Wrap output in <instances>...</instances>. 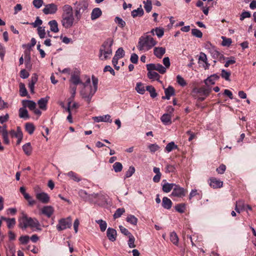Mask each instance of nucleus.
Here are the masks:
<instances>
[{"label": "nucleus", "instance_id": "nucleus-1", "mask_svg": "<svg viewBox=\"0 0 256 256\" xmlns=\"http://www.w3.org/2000/svg\"><path fill=\"white\" fill-rule=\"evenodd\" d=\"M92 86H90V80L88 78L85 83H82L84 88L80 91V94L82 98L90 103L92 96L96 92L98 89V80L96 77L92 76Z\"/></svg>", "mask_w": 256, "mask_h": 256}, {"label": "nucleus", "instance_id": "nucleus-2", "mask_svg": "<svg viewBox=\"0 0 256 256\" xmlns=\"http://www.w3.org/2000/svg\"><path fill=\"white\" fill-rule=\"evenodd\" d=\"M76 23L72 7L70 5H64L62 7L61 24L65 28H72Z\"/></svg>", "mask_w": 256, "mask_h": 256}, {"label": "nucleus", "instance_id": "nucleus-3", "mask_svg": "<svg viewBox=\"0 0 256 256\" xmlns=\"http://www.w3.org/2000/svg\"><path fill=\"white\" fill-rule=\"evenodd\" d=\"M157 44V42L148 32L144 34L138 40L137 48L140 51L146 52Z\"/></svg>", "mask_w": 256, "mask_h": 256}, {"label": "nucleus", "instance_id": "nucleus-4", "mask_svg": "<svg viewBox=\"0 0 256 256\" xmlns=\"http://www.w3.org/2000/svg\"><path fill=\"white\" fill-rule=\"evenodd\" d=\"M113 42V39L110 38H107L102 45L99 54V58L101 60H106L110 58L112 54V46Z\"/></svg>", "mask_w": 256, "mask_h": 256}, {"label": "nucleus", "instance_id": "nucleus-5", "mask_svg": "<svg viewBox=\"0 0 256 256\" xmlns=\"http://www.w3.org/2000/svg\"><path fill=\"white\" fill-rule=\"evenodd\" d=\"M19 226L22 229H26L28 227L31 228H36L38 230H40V225L36 218L28 217L26 214H24L21 221L20 222Z\"/></svg>", "mask_w": 256, "mask_h": 256}, {"label": "nucleus", "instance_id": "nucleus-6", "mask_svg": "<svg viewBox=\"0 0 256 256\" xmlns=\"http://www.w3.org/2000/svg\"><path fill=\"white\" fill-rule=\"evenodd\" d=\"M88 8V4L86 2H81L77 4L75 8L74 16L77 20H79L82 16V14L84 13Z\"/></svg>", "mask_w": 256, "mask_h": 256}, {"label": "nucleus", "instance_id": "nucleus-7", "mask_svg": "<svg viewBox=\"0 0 256 256\" xmlns=\"http://www.w3.org/2000/svg\"><path fill=\"white\" fill-rule=\"evenodd\" d=\"M72 226V220L70 218H62L58 220V224L56 226V228L58 231H61L68 228H70Z\"/></svg>", "mask_w": 256, "mask_h": 256}, {"label": "nucleus", "instance_id": "nucleus-8", "mask_svg": "<svg viewBox=\"0 0 256 256\" xmlns=\"http://www.w3.org/2000/svg\"><path fill=\"white\" fill-rule=\"evenodd\" d=\"M186 190L178 185L176 184L171 196L177 198H182L186 196Z\"/></svg>", "mask_w": 256, "mask_h": 256}, {"label": "nucleus", "instance_id": "nucleus-9", "mask_svg": "<svg viewBox=\"0 0 256 256\" xmlns=\"http://www.w3.org/2000/svg\"><path fill=\"white\" fill-rule=\"evenodd\" d=\"M42 10L46 14H54L58 10V6L54 4H48L45 6Z\"/></svg>", "mask_w": 256, "mask_h": 256}, {"label": "nucleus", "instance_id": "nucleus-10", "mask_svg": "<svg viewBox=\"0 0 256 256\" xmlns=\"http://www.w3.org/2000/svg\"><path fill=\"white\" fill-rule=\"evenodd\" d=\"M36 197L37 200L42 204H48L50 200L49 196L44 192L36 193Z\"/></svg>", "mask_w": 256, "mask_h": 256}, {"label": "nucleus", "instance_id": "nucleus-11", "mask_svg": "<svg viewBox=\"0 0 256 256\" xmlns=\"http://www.w3.org/2000/svg\"><path fill=\"white\" fill-rule=\"evenodd\" d=\"M54 212V208L52 206H44L40 210V213L48 218L51 217Z\"/></svg>", "mask_w": 256, "mask_h": 256}, {"label": "nucleus", "instance_id": "nucleus-12", "mask_svg": "<svg viewBox=\"0 0 256 256\" xmlns=\"http://www.w3.org/2000/svg\"><path fill=\"white\" fill-rule=\"evenodd\" d=\"M210 186L214 188H220L223 186V182L215 178H210L209 180Z\"/></svg>", "mask_w": 256, "mask_h": 256}, {"label": "nucleus", "instance_id": "nucleus-13", "mask_svg": "<svg viewBox=\"0 0 256 256\" xmlns=\"http://www.w3.org/2000/svg\"><path fill=\"white\" fill-rule=\"evenodd\" d=\"M207 48L210 54L212 57L215 59L218 58L220 56V53L216 50V47L212 46L210 44H209L206 45Z\"/></svg>", "mask_w": 256, "mask_h": 256}, {"label": "nucleus", "instance_id": "nucleus-14", "mask_svg": "<svg viewBox=\"0 0 256 256\" xmlns=\"http://www.w3.org/2000/svg\"><path fill=\"white\" fill-rule=\"evenodd\" d=\"M94 120L97 122H109L111 123L112 120L110 119V116L109 114H106L102 116H95L93 118Z\"/></svg>", "mask_w": 256, "mask_h": 256}, {"label": "nucleus", "instance_id": "nucleus-15", "mask_svg": "<svg viewBox=\"0 0 256 256\" xmlns=\"http://www.w3.org/2000/svg\"><path fill=\"white\" fill-rule=\"evenodd\" d=\"M106 235L110 240L114 242L116 238V231L112 228H108L106 232Z\"/></svg>", "mask_w": 256, "mask_h": 256}, {"label": "nucleus", "instance_id": "nucleus-16", "mask_svg": "<svg viewBox=\"0 0 256 256\" xmlns=\"http://www.w3.org/2000/svg\"><path fill=\"white\" fill-rule=\"evenodd\" d=\"M164 93L165 96H163L162 98L169 100L171 96L174 95L175 90L172 86H168L167 88L165 89Z\"/></svg>", "mask_w": 256, "mask_h": 256}, {"label": "nucleus", "instance_id": "nucleus-17", "mask_svg": "<svg viewBox=\"0 0 256 256\" xmlns=\"http://www.w3.org/2000/svg\"><path fill=\"white\" fill-rule=\"evenodd\" d=\"M166 52V48L163 47H156L154 49V54L158 58H160Z\"/></svg>", "mask_w": 256, "mask_h": 256}, {"label": "nucleus", "instance_id": "nucleus-18", "mask_svg": "<svg viewBox=\"0 0 256 256\" xmlns=\"http://www.w3.org/2000/svg\"><path fill=\"white\" fill-rule=\"evenodd\" d=\"M49 99L48 96L46 98H41L38 102V104L39 108L42 110H46V106Z\"/></svg>", "mask_w": 256, "mask_h": 256}, {"label": "nucleus", "instance_id": "nucleus-19", "mask_svg": "<svg viewBox=\"0 0 256 256\" xmlns=\"http://www.w3.org/2000/svg\"><path fill=\"white\" fill-rule=\"evenodd\" d=\"M160 120L164 125H170L172 124V116L170 114H164L161 116Z\"/></svg>", "mask_w": 256, "mask_h": 256}, {"label": "nucleus", "instance_id": "nucleus-20", "mask_svg": "<svg viewBox=\"0 0 256 256\" xmlns=\"http://www.w3.org/2000/svg\"><path fill=\"white\" fill-rule=\"evenodd\" d=\"M102 14L100 9L98 8H96L93 9L91 14V19L95 20L100 17Z\"/></svg>", "mask_w": 256, "mask_h": 256}, {"label": "nucleus", "instance_id": "nucleus-21", "mask_svg": "<svg viewBox=\"0 0 256 256\" xmlns=\"http://www.w3.org/2000/svg\"><path fill=\"white\" fill-rule=\"evenodd\" d=\"M22 104L24 107H28L30 110H33L36 108V104L32 100H24L22 101Z\"/></svg>", "mask_w": 256, "mask_h": 256}, {"label": "nucleus", "instance_id": "nucleus-22", "mask_svg": "<svg viewBox=\"0 0 256 256\" xmlns=\"http://www.w3.org/2000/svg\"><path fill=\"white\" fill-rule=\"evenodd\" d=\"M172 202L167 197H164L162 200V206L166 209L169 210L172 208Z\"/></svg>", "mask_w": 256, "mask_h": 256}, {"label": "nucleus", "instance_id": "nucleus-23", "mask_svg": "<svg viewBox=\"0 0 256 256\" xmlns=\"http://www.w3.org/2000/svg\"><path fill=\"white\" fill-rule=\"evenodd\" d=\"M9 134L12 138H16L20 137L21 135L22 134V131L20 126H18L16 128V130H11L9 132Z\"/></svg>", "mask_w": 256, "mask_h": 256}, {"label": "nucleus", "instance_id": "nucleus-24", "mask_svg": "<svg viewBox=\"0 0 256 256\" xmlns=\"http://www.w3.org/2000/svg\"><path fill=\"white\" fill-rule=\"evenodd\" d=\"M153 171L156 174L153 178V181L154 182H158L160 181L162 174L160 172V170L158 168L154 167Z\"/></svg>", "mask_w": 256, "mask_h": 256}, {"label": "nucleus", "instance_id": "nucleus-25", "mask_svg": "<svg viewBox=\"0 0 256 256\" xmlns=\"http://www.w3.org/2000/svg\"><path fill=\"white\" fill-rule=\"evenodd\" d=\"M50 26V30L54 32H58L59 30L58 28V24L56 20H52L48 22Z\"/></svg>", "mask_w": 256, "mask_h": 256}, {"label": "nucleus", "instance_id": "nucleus-26", "mask_svg": "<svg viewBox=\"0 0 256 256\" xmlns=\"http://www.w3.org/2000/svg\"><path fill=\"white\" fill-rule=\"evenodd\" d=\"M175 185L174 184L165 183L162 185V190L164 192L168 193L174 188V187Z\"/></svg>", "mask_w": 256, "mask_h": 256}, {"label": "nucleus", "instance_id": "nucleus-27", "mask_svg": "<svg viewBox=\"0 0 256 256\" xmlns=\"http://www.w3.org/2000/svg\"><path fill=\"white\" fill-rule=\"evenodd\" d=\"M1 219L6 222L8 228H12L16 224V220L14 218H9L2 216Z\"/></svg>", "mask_w": 256, "mask_h": 256}, {"label": "nucleus", "instance_id": "nucleus-28", "mask_svg": "<svg viewBox=\"0 0 256 256\" xmlns=\"http://www.w3.org/2000/svg\"><path fill=\"white\" fill-rule=\"evenodd\" d=\"M22 150L27 156H30L32 152V147L30 142H28L22 146Z\"/></svg>", "mask_w": 256, "mask_h": 256}, {"label": "nucleus", "instance_id": "nucleus-29", "mask_svg": "<svg viewBox=\"0 0 256 256\" xmlns=\"http://www.w3.org/2000/svg\"><path fill=\"white\" fill-rule=\"evenodd\" d=\"M19 116L20 118L27 119L29 118L28 112L25 108H20L19 110Z\"/></svg>", "mask_w": 256, "mask_h": 256}, {"label": "nucleus", "instance_id": "nucleus-30", "mask_svg": "<svg viewBox=\"0 0 256 256\" xmlns=\"http://www.w3.org/2000/svg\"><path fill=\"white\" fill-rule=\"evenodd\" d=\"M144 14V12L143 9L140 6L136 10H133L132 12V16L133 18L136 17L138 16H143Z\"/></svg>", "mask_w": 256, "mask_h": 256}, {"label": "nucleus", "instance_id": "nucleus-31", "mask_svg": "<svg viewBox=\"0 0 256 256\" xmlns=\"http://www.w3.org/2000/svg\"><path fill=\"white\" fill-rule=\"evenodd\" d=\"M170 240L174 245H178L179 239L177 234L175 232L170 233Z\"/></svg>", "mask_w": 256, "mask_h": 256}, {"label": "nucleus", "instance_id": "nucleus-32", "mask_svg": "<svg viewBox=\"0 0 256 256\" xmlns=\"http://www.w3.org/2000/svg\"><path fill=\"white\" fill-rule=\"evenodd\" d=\"M177 148V145L174 142H172L167 144L165 148V150L167 152H170L173 150L176 149Z\"/></svg>", "mask_w": 256, "mask_h": 256}, {"label": "nucleus", "instance_id": "nucleus-33", "mask_svg": "<svg viewBox=\"0 0 256 256\" xmlns=\"http://www.w3.org/2000/svg\"><path fill=\"white\" fill-rule=\"evenodd\" d=\"M126 221L130 224L136 226L138 222V218L134 215L129 214L126 218Z\"/></svg>", "mask_w": 256, "mask_h": 256}, {"label": "nucleus", "instance_id": "nucleus-34", "mask_svg": "<svg viewBox=\"0 0 256 256\" xmlns=\"http://www.w3.org/2000/svg\"><path fill=\"white\" fill-rule=\"evenodd\" d=\"M70 81L75 86H76L79 84L82 83L80 78V76L78 74H73L72 75Z\"/></svg>", "mask_w": 256, "mask_h": 256}, {"label": "nucleus", "instance_id": "nucleus-35", "mask_svg": "<svg viewBox=\"0 0 256 256\" xmlns=\"http://www.w3.org/2000/svg\"><path fill=\"white\" fill-rule=\"evenodd\" d=\"M148 76L150 79L157 80H158L160 78V76L156 72L154 71L148 72Z\"/></svg>", "mask_w": 256, "mask_h": 256}, {"label": "nucleus", "instance_id": "nucleus-36", "mask_svg": "<svg viewBox=\"0 0 256 256\" xmlns=\"http://www.w3.org/2000/svg\"><path fill=\"white\" fill-rule=\"evenodd\" d=\"M20 94L22 96H26L28 94L27 90L25 87V85L23 83L20 84Z\"/></svg>", "mask_w": 256, "mask_h": 256}, {"label": "nucleus", "instance_id": "nucleus-37", "mask_svg": "<svg viewBox=\"0 0 256 256\" xmlns=\"http://www.w3.org/2000/svg\"><path fill=\"white\" fill-rule=\"evenodd\" d=\"M25 128L26 130L30 134H32L35 130L34 124L31 123H26Z\"/></svg>", "mask_w": 256, "mask_h": 256}, {"label": "nucleus", "instance_id": "nucleus-38", "mask_svg": "<svg viewBox=\"0 0 256 256\" xmlns=\"http://www.w3.org/2000/svg\"><path fill=\"white\" fill-rule=\"evenodd\" d=\"M67 175L74 181L78 182L81 180V178L78 176V174L72 171L68 172Z\"/></svg>", "mask_w": 256, "mask_h": 256}, {"label": "nucleus", "instance_id": "nucleus-39", "mask_svg": "<svg viewBox=\"0 0 256 256\" xmlns=\"http://www.w3.org/2000/svg\"><path fill=\"white\" fill-rule=\"evenodd\" d=\"M146 90L149 92L152 98H154L157 96V94L156 93V90L154 86H146Z\"/></svg>", "mask_w": 256, "mask_h": 256}, {"label": "nucleus", "instance_id": "nucleus-40", "mask_svg": "<svg viewBox=\"0 0 256 256\" xmlns=\"http://www.w3.org/2000/svg\"><path fill=\"white\" fill-rule=\"evenodd\" d=\"M144 8L147 12H150L152 8V4L151 0H146L144 2Z\"/></svg>", "mask_w": 256, "mask_h": 256}, {"label": "nucleus", "instance_id": "nucleus-41", "mask_svg": "<svg viewBox=\"0 0 256 256\" xmlns=\"http://www.w3.org/2000/svg\"><path fill=\"white\" fill-rule=\"evenodd\" d=\"M211 92L210 88H200L197 90V92L198 93H202L204 96L207 97L210 94Z\"/></svg>", "mask_w": 256, "mask_h": 256}, {"label": "nucleus", "instance_id": "nucleus-42", "mask_svg": "<svg viewBox=\"0 0 256 256\" xmlns=\"http://www.w3.org/2000/svg\"><path fill=\"white\" fill-rule=\"evenodd\" d=\"M124 212L125 210L124 208H118L114 212V218L116 219L120 218Z\"/></svg>", "mask_w": 256, "mask_h": 256}, {"label": "nucleus", "instance_id": "nucleus-43", "mask_svg": "<svg viewBox=\"0 0 256 256\" xmlns=\"http://www.w3.org/2000/svg\"><path fill=\"white\" fill-rule=\"evenodd\" d=\"M113 168L116 172H120L122 170V165L120 162H115L112 166Z\"/></svg>", "mask_w": 256, "mask_h": 256}, {"label": "nucleus", "instance_id": "nucleus-44", "mask_svg": "<svg viewBox=\"0 0 256 256\" xmlns=\"http://www.w3.org/2000/svg\"><path fill=\"white\" fill-rule=\"evenodd\" d=\"M175 210L180 213H184L186 210V204H178L175 206Z\"/></svg>", "mask_w": 256, "mask_h": 256}, {"label": "nucleus", "instance_id": "nucleus-45", "mask_svg": "<svg viewBox=\"0 0 256 256\" xmlns=\"http://www.w3.org/2000/svg\"><path fill=\"white\" fill-rule=\"evenodd\" d=\"M38 33L40 38H44L46 35L44 27L38 26Z\"/></svg>", "mask_w": 256, "mask_h": 256}, {"label": "nucleus", "instance_id": "nucleus-46", "mask_svg": "<svg viewBox=\"0 0 256 256\" xmlns=\"http://www.w3.org/2000/svg\"><path fill=\"white\" fill-rule=\"evenodd\" d=\"M136 90L137 92L140 94H144L145 92V88L142 83H138L136 84Z\"/></svg>", "mask_w": 256, "mask_h": 256}, {"label": "nucleus", "instance_id": "nucleus-47", "mask_svg": "<svg viewBox=\"0 0 256 256\" xmlns=\"http://www.w3.org/2000/svg\"><path fill=\"white\" fill-rule=\"evenodd\" d=\"M96 222L99 224L100 230L102 232H104L107 226V224L106 222L102 220H96Z\"/></svg>", "mask_w": 256, "mask_h": 256}, {"label": "nucleus", "instance_id": "nucleus-48", "mask_svg": "<svg viewBox=\"0 0 256 256\" xmlns=\"http://www.w3.org/2000/svg\"><path fill=\"white\" fill-rule=\"evenodd\" d=\"M192 34L193 36L198 38H201L202 36V32L197 28H193L192 30Z\"/></svg>", "mask_w": 256, "mask_h": 256}, {"label": "nucleus", "instance_id": "nucleus-49", "mask_svg": "<svg viewBox=\"0 0 256 256\" xmlns=\"http://www.w3.org/2000/svg\"><path fill=\"white\" fill-rule=\"evenodd\" d=\"M134 237L132 234L128 236V245L130 248H134L136 246L134 244Z\"/></svg>", "mask_w": 256, "mask_h": 256}, {"label": "nucleus", "instance_id": "nucleus-50", "mask_svg": "<svg viewBox=\"0 0 256 256\" xmlns=\"http://www.w3.org/2000/svg\"><path fill=\"white\" fill-rule=\"evenodd\" d=\"M135 172V168L133 166L129 167L128 170L126 171L124 178H128L130 177Z\"/></svg>", "mask_w": 256, "mask_h": 256}, {"label": "nucleus", "instance_id": "nucleus-51", "mask_svg": "<svg viewBox=\"0 0 256 256\" xmlns=\"http://www.w3.org/2000/svg\"><path fill=\"white\" fill-rule=\"evenodd\" d=\"M230 72H227L224 70H222L221 76L222 77L225 79L226 80L230 81Z\"/></svg>", "mask_w": 256, "mask_h": 256}, {"label": "nucleus", "instance_id": "nucleus-52", "mask_svg": "<svg viewBox=\"0 0 256 256\" xmlns=\"http://www.w3.org/2000/svg\"><path fill=\"white\" fill-rule=\"evenodd\" d=\"M222 45L223 46H230L232 44V40L230 38H226L225 36H222Z\"/></svg>", "mask_w": 256, "mask_h": 256}, {"label": "nucleus", "instance_id": "nucleus-53", "mask_svg": "<svg viewBox=\"0 0 256 256\" xmlns=\"http://www.w3.org/2000/svg\"><path fill=\"white\" fill-rule=\"evenodd\" d=\"M115 56L120 58L124 56V51L122 48H120L116 52Z\"/></svg>", "mask_w": 256, "mask_h": 256}, {"label": "nucleus", "instance_id": "nucleus-54", "mask_svg": "<svg viewBox=\"0 0 256 256\" xmlns=\"http://www.w3.org/2000/svg\"><path fill=\"white\" fill-rule=\"evenodd\" d=\"M19 240L21 244H26L30 240V237L28 236H22L20 237Z\"/></svg>", "mask_w": 256, "mask_h": 256}, {"label": "nucleus", "instance_id": "nucleus-55", "mask_svg": "<svg viewBox=\"0 0 256 256\" xmlns=\"http://www.w3.org/2000/svg\"><path fill=\"white\" fill-rule=\"evenodd\" d=\"M156 70L158 71L161 74H164L166 72V68L162 66L161 64H156Z\"/></svg>", "mask_w": 256, "mask_h": 256}, {"label": "nucleus", "instance_id": "nucleus-56", "mask_svg": "<svg viewBox=\"0 0 256 256\" xmlns=\"http://www.w3.org/2000/svg\"><path fill=\"white\" fill-rule=\"evenodd\" d=\"M236 204L243 210H246V204L243 200H238L236 202Z\"/></svg>", "mask_w": 256, "mask_h": 256}, {"label": "nucleus", "instance_id": "nucleus-57", "mask_svg": "<svg viewBox=\"0 0 256 256\" xmlns=\"http://www.w3.org/2000/svg\"><path fill=\"white\" fill-rule=\"evenodd\" d=\"M156 34L158 38H162L164 34V30L163 28H155Z\"/></svg>", "mask_w": 256, "mask_h": 256}, {"label": "nucleus", "instance_id": "nucleus-58", "mask_svg": "<svg viewBox=\"0 0 256 256\" xmlns=\"http://www.w3.org/2000/svg\"><path fill=\"white\" fill-rule=\"evenodd\" d=\"M176 80L178 83L182 86H186V82L183 78L180 76L178 75L176 76Z\"/></svg>", "mask_w": 256, "mask_h": 256}, {"label": "nucleus", "instance_id": "nucleus-59", "mask_svg": "<svg viewBox=\"0 0 256 256\" xmlns=\"http://www.w3.org/2000/svg\"><path fill=\"white\" fill-rule=\"evenodd\" d=\"M24 59H25V63L27 66L30 64V52L28 50H25L24 52Z\"/></svg>", "mask_w": 256, "mask_h": 256}, {"label": "nucleus", "instance_id": "nucleus-60", "mask_svg": "<svg viewBox=\"0 0 256 256\" xmlns=\"http://www.w3.org/2000/svg\"><path fill=\"white\" fill-rule=\"evenodd\" d=\"M115 22L122 28H124L126 25L125 22L123 20L122 18L118 16L115 18Z\"/></svg>", "mask_w": 256, "mask_h": 256}, {"label": "nucleus", "instance_id": "nucleus-61", "mask_svg": "<svg viewBox=\"0 0 256 256\" xmlns=\"http://www.w3.org/2000/svg\"><path fill=\"white\" fill-rule=\"evenodd\" d=\"M148 148L152 152H154L160 148L159 146L156 144H150Z\"/></svg>", "mask_w": 256, "mask_h": 256}, {"label": "nucleus", "instance_id": "nucleus-62", "mask_svg": "<svg viewBox=\"0 0 256 256\" xmlns=\"http://www.w3.org/2000/svg\"><path fill=\"white\" fill-rule=\"evenodd\" d=\"M42 23V20L38 16L35 22H32L31 24L32 26L34 28H36L38 26H40Z\"/></svg>", "mask_w": 256, "mask_h": 256}, {"label": "nucleus", "instance_id": "nucleus-63", "mask_svg": "<svg viewBox=\"0 0 256 256\" xmlns=\"http://www.w3.org/2000/svg\"><path fill=\"white\" fill-rule=\"evenodd\" d=\"M251 16L250 13L249 12H243L240 16V20H243L246 18H250Z\"/></svg>", "mask_w": 256, "mask_h": 256}, {"label": "nucleus", "instance_id": "nucleus-64", "mask_svg": "<svg viewBox=\"0 0 256 256\" xmlns=\"http://www.w3.org/2000/svg\"><path fill=\"white\" fill-rule=\"evenodd\" d=\"M226 170V166L224 164H222L216 170V172L219 174H223Z\"/></svg>", "mask_w": 256, "mask_h": 256}]
</instances>
